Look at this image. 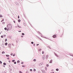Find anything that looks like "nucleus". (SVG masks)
<instances>
[{
  "instance_id": "nucleus-60",
  "label": "nucleus",
  "mask_w": 73,
  "mask_h": 73,
  "mask_svg": "<svg viewBox=\"0 0 73 73\" xmlns=\"http://www.w3.org/2000/svg\"><path fill=\"white\" fill-rule=\"evenodd\" d=\"M30 25L31 26V27H32V25Z\"/></svg>"
},
{
  "instance_id": "nucleus-32",
  "label": "nucleus",
  "mask_w": 73,
  "mask_h": 73,
  "mask_svg": "<svg viewBox=\"0 0 73 73\" xmlns=\"http://www.w3.org/2000/svg\"><path fill=\"white\" fill-rule=\"evenodd\" d=\"M0 64H2V62L1 61H0Z\"/></svg>"
},
{
  "instance_id": "nucleus-29",
  "label": "nucleus",
  "mask_w": 73,
  "mask_h": 73,
  "mask_svg": "<svg viewBox=\"0 0 73 73\" xmlns=\"http://www.w3.org/2000/svg\"><path fill=\"white\" fill-rule=\"evenodd\" d=\"M15 4L16 5H19V4L17 3H15Z\"/></svg>"
},
{
  "instance_id": "nucleus-34",
  "label": "nucleus",
  "mask_w": 73,
  "mask_h": 73,
  "mask_svg": "<svg viewBox=\"0 0 73 73\" xmlns=\"http://www.w3.org/2000/svg\"><path fill=\"white\" fill-rule=\"evenodd\" d=\"M22 67H23V68H24L25 66H24V65H23L22 66Z\"/></svg>"
},
{
  "instance_id": "nucleus-24",
  "label": "nucleus",
  "mask_w": 73,
  "mask_h": 73,
  "mask_svg": "<svg viewBox=\"0 0 73 73\" xmlns=\"http://www.w3.org/2000/svg\"><path fill=\"white\" fill-rule=\"evenodd\" d=\"M17 63H19V62H20V61H19V60H18V61H17Z\"/></svg>"
},
{
  "instance_id": "nucleus-13",
  "label": "nucleus",
  "mask_w": 73,
  "mask_h": 73,
  "mask_svg": "<svg viewBox=\"0 0 73 73\" xmlns=\"http://www.w3.org/2000/svg\"><path fill=\"white\" fill-rule=\"evenodd\" d=\"M6 56L7 57H9V55H6Z\"/></svg>"
},
{
  "instance_id": "nucleus-51",
  "label": "nucleus",
  "mask_w": 73,
  "mask_h": 73,
  "mask_svg": "<svg viewBox=\"0 0 73 73\" xmlns=\"http://www.w3.org/2000/svg\"><path fill=\"white\" fill-rule=\"evenodd\" d=\"M21 37H24V36H23L22 35V36H21Z\"/></svg>"
},
{
  "instance_id": "nucleus-37",
  "label": "nucleus",
  "mask_w": 73,
  "mask_h": 73,
  "mask_svg": "<svg viewBox=\"0 0 73 73\" xmlns=\"http://www.w3.org/2000/svg\"><path fill=\"white\" fill-rule=\"evenodd\" d=\"M7 41V38H6L5 39V41L6 42Z\"/></svg>"
},
{
  "instance_id": "nucleus-18",
  "label": "nucleus",
  "mask_w": 73,
  "mask_h": 73,
  "mask_svg": "<svg viewBox=\"0 0 73 73\" xmlns=\"http://www.w3.org/2000/svg\"><path fill=\"white\" fill-rule=\"evenodd\" d=\"M33 61H35V62L36 61V59H34L33 60Z\"/></svg>"
},
{
  "instance_id": "nucleus-33",
  "label": "nucleus",
  "mask_w": 73,
  "mask_h": 73,
  "mask_svg": "<svg viewBox=\"0 0 73 73\" xmlns=\"http://www.w3.org/2000/svg\"><path fill=\"white\" fill-rule=\"evenodd\" d=\"M31 43L32 44H33V42H31Z\"/></svg>"
},
{
  "instance_id": "nucleus-46",
  "label": "nucleus",
  "mask_w": 73,
  "mask_h": 73,
  "mask_svg": "<svg viewBox=\"0 0 73 73\" xmlns=\"http://www.w3.org/2000/svg\"><path fill=\"white\" fill-rule=\"evenodd\" d=\"M46 66H49V65H48V64H47V65H46Z\"/></svg>"
},
{
  "instance_id": "nucleus-7",
  "label": "nucleus",
  "mask_w": 73,
  "mask_h": 73,
  "mask_svg": "<svg viewBox=\"0 0 73 73\" xmlns=\"http://www.w3.org/2000/svg\"><path fill=\"white\" fill-rule=\"evenodd\" d=\"M48 57H49V55H48L46 56V58H45L46 60L48 58Z\"/></svg>"
},
{
  "instance_id": "nucleus-21",
  "label": "nucleus",
  "mask_w": 73,
  "mask_h": 73,
  "mask_svg": "<svg viewBox=\"0 0 73 73\" xmlns=\"http://www.w3.org/2000/svg\"><path fill=\"white\" fill-rule=\"evenodd\" d=\"M36 70H35V69H34V70H33L34 72H36Z\"/></svg>"
},
{
  "instance_id": "nucleus-40",
  "label": "nucleus",
  "mask_w": 73,
  "mask_h": 73,
  "mask_svg": "<svg viewBox=\"0 0 73 73\" xmlns=\"http://www.w3.org/2000/svg\"><path fill=\"white\" fill-rule=\"evenodd\" d=\"M26 73H29V72L27 71V72H26Z\"/></svg>"
},
{
  "instance_id": "nucleus-20",
  "label": "nucleus",
  "mask_w": 73,
  "mask_h": 73,
  "mask_svg": "<svg viewBox=\"0 0 73 73\" xmlns=\"http://www.w3.org/2000/svg\"><path fill=\"white\" fill-rule=\"evenodd\" d=\"M58 70H59V69H58V68H57V69H56V71H58Z\"/></svg>"
},
{
  "instance_id": "nucleus-28",
  "label": "nucleus",
  "mask_w": 73,
  "mask_h": 73,
  "mask_svg": "<svg viewBox=\"0 0 73 73\" xmlns=\"http://www.w3.org/2000/svg\"><path fill=\"white\" fill-rule=\"evenodd\" d=\"M4 29H5V31H6V30H7V27L5 28H4Z\"/></svg>"
},
{
  "instance_id": "nucleus-23",
  "label": "nucleus",
  "mask_w": 73,
  "mask_h": 73,
  "mask_svg": "<svg viewBox=\"0 0 73 73\" xmlns=\"http://www.w3.org/2000/svg\"><path fill=\"white\" fill-rule=\"evenodd\" d=\"M15 60H12V62H15Z\"/></svg>"
},
{
  "instance_id": "nucleus-26",
  "label": "nucleus",
  "mask_w": 73,
  "mask_h": 73,
  "mask_svg": "<svg viewBox=\"0 0 73 73\" xmlns=\"http://www.w3.org/2000/svg\"><path fill=\"white\" fill-rule=\"evenodd\" d=\"M15 55H16V54H14L13 56H15Z\"/></svg>"
},
{
  "instance_id": "nucleus-8",
  "label": "nucleus",
  "mask_w": 73,
  "mask_h": 73,
  "mask_svg": "<svg viewBox=\"0 0 73 73\" xmlns=\"http://www.w3.org/2000/svg\"><path fill=\"white\" fill-rule=\"evenodd\" d=\"M54 54L55 56H56V57H58V55H57V54H56L54 52Z\"/></svg>"
},
{
  "instance_id": "nucleus-41",
  "label": "nucleus",
  "mask_w": 73,
  "mask_h": 73,
  "mask_svg": "<svg viewBox=\"0 0 73 73\" xmlns=\"http://www.w3.org/2000/svg\"><path fill=\"white\" fill-rule=\"evenodd\" d=\"M3 36L4 37H6V35H4Z\"/></svg>"
},
{
  "instance_id": "nucleus-54",
  "label": "nucleus",
  "mask_w": 73,
  "mask_h": 73,
  "mask_svg": "<svg viewBox=\"0 0 73 73\" xmlns=\"http://www.w3.org/2000/svg\"><path fill=\"white\" fill-rule=\"evenodd\" d=\"M2 46H4V44H2Z\"/></svg>"
},
{
  "instance_id": "nucleus-9",
  "label": "nucleus",
  "mask_w": 73,
  "mask_h": 73,
  "mask_svg": "<svg viewBox=\"0 0 73 73\" xmlns=\"http://www.w3.org/2000/svg\"><path fill=\"white\" fill-rule=\"evenodd\" d=\"M17 27L18 28H21V27L20 26H19V25H17Z\"/></svg>"
},
{
  "instance_id": "nucleus-59",
  "label": "nucleus",
  "mask_w": 73,
  "mask_h": 73,
  "mask_svg": "<svg viewBox=\"0 0 73 73\" xmlns=\"http://www.w3.org/2000/svg\"><path fill=\"white\" fill-rule=\"evenodd\" d=\"M9 62L10 63V60H9Z\"/></svg>"
},
{
  "instance_id": "nucleus-3",
  "label": "nucleus",
  "mask_w": 73,
  "mask_h": 73,
  "mask_svg": "<svg viewBox=\"0 0 73 73\" xmlns=\"http://www.w3.org/2000/svg\"><path fill=\"white\" fill-rule=\"evenodd\" d=\"M53 38H56L57 36H56V35H54L52 36Z\"/></svg>"
},
{
  "instance_id": "nucleus-5",
  "label": "nucleus",
  "mask_w": 73,
  "mask_h": 73,
  "mask_svg": "<svg viewBox=\"0 0 73 73\" xmlns=\"http://www.w3.org/2000/svg\"><path fill=\"white\" fill-rule=\"evenodd\" d=\"M42 72L43 73H45V71L44 70H41Z\"/></svg>"
},
{
  "instance_id": "nucleus-30",
  "label": "nucleus",
  "mask_w": 73,
  "mask_h": 73,
  "mask_svg": "<svg viewBox=\"0 0 73 73\" xmlns=\"http://www.w3.org/2000/svg\"><path fill=\"white\" fill-rule=\"evenodd\" d=\"M46 70H47V68L45 67V68Z\"/></svg>"
},
{
  "instance_id": "nucleus-52",
  "label": "nucleus",
  "mask_w": 73,
  "mask_h": 73,
  "mask_svg": "<svg viewBox=\"0 0 73 73\" xmlns=\"http://www.w3.org/2000/svg\"><path fill=\"white\" fill-rule=\"evenodd\" d=\"M13 21L14 23H15V21Z\"/></svg>"
},
{
  "instance_id": "nucleus-63",
  "label": "nucleus",
  "mask_w": 73,
  "mask_h": 73,
  "mask_svg": "<svg viewBox=\"0 0 73 73\" xmlns=\"http://www.w3.org/2000/svg\"><path fill=\"white\" fill-rule=\"evenodd\" d=\"M7 31H8V29H7Z\"/></svg>"
},
{
  "instance_id": "nucleus-47",
  "label": "nucleus",
  "mask_w": 73,
  "mask_h": 73,
  "mask_svg": "<svg viewBox=\"0 0 73 73\" xmlns=\"http://www.w3.org/2000/svg\"><path fill=\"white\" fill-rule=\"evenodd\" d=\"M21 64H24V62H22L21 63Z\"/></svg>"
},
{
  "instance_id": "nucleus-42",
  "label": "nucleus",
  "mask_w": 73,
  "mask_h": 73,
  "mask_svg": "<svg viewBox=\"0 0 73 73\" xmlns=\"http://www.w3.org/2000/svg\"><path fill=\"white\" fill-rule=\"evenodd\" d=\"M11 56H12V55H13V53H11Z\"/></svg>"
},
{
  "instance_id": "nucleus-19",
  "label": "nucleus",
  "mask_w": 73,
  "mask_h": 73,
  "mask_svg": "<svg viewBox=\"0 0 73 73\" xmlns=\"http://www.w3.org/2000/svg\"><path fill=\"white\" fill-rule=\"evenodd\" d=\"M3 65H6V63H4Z\"/></svg>"
},
{
  "instance_id": "nucleus-43",
  "label": "nucleus",
  "mask_w": 73,
  "mask_h": 73,
  "mask_svg": "<svg viewBox=\"0 0 73 73\" xmlns=\"http://www.w3.org/2000/svg\"><path fill=\"white\" fill-rule=\"evenodd\" d=\"M18 32H21V31H19Z\"/></svg>"
},
{
  "instance_id": "nucleus-50",
  "label": "nucleus",
  "mask_w": 73,
  "mask_h": 73,
  "mask_svg": "<svg viewBox=\"0 0 73 73\" xmlns=\"http://www.w3.org/2000/svg\"><path fill=\"white\" fill-rule=\"evenodd\" d=\"M42 62H41V63H40V64H41V65H42Z\"/></svg>"
},
{
  "instance_id": "nucleus-16",
  "label": "nucleus",
  "mask_w": 73,
  "mask_h": 73,
  "mask_svg": "<svg viewBox=\"0 0 73 73\" xmlns=\"http://www.w3.org/2000/svg\"><path fill=\"white\" fill-rule=\"evenodd\" d=\"M3 17V16H2V15H0V17Z\"/></svg>"
},
{
  "instance_id": "nucleus-4",
  "label": "nucleus",
  "mask_w": 73,
  "mask_h": 73,
  "mask_svg": "<svg viewBox=\"0 0 73 73\" xmlns=\"http://www.w3.org/2000/svg\"><path fill=\"white\" fill-rule=\"evenodd\" d=\"M38 33H39L40 34V36H41V37H43V38L44 37V36H42L41 35V33H39V32L38 31Z\"/></svg>"
},
{
  "instance_id": "nucleus-38",
  "label": "nucleus",
  "mask_w": 73,
  "mask_h": 73,
  "mask_svg": "<svg viewBox=\"0 0 73 73\" xmlns=\"http://www.w3.org/2000/svg\"><path fill=\"white\" fill-rule=\"evenodd\" d=\"M4 20V19H3V20L1 21V22H3Z\"/></svg>"
},
{
  "instance_id": "nucleus-39",
  "label": "nucleus",
  "mask_w": 73,
  "mask_h": 73,
  "mask_svg": "<svg viewBox=\"0 0 73 73\" xmlns=\"http://www.w3.org/2000/svg\"><path fill=\"white\" fill-rule=\"evenodd\" d=\"M19 73H22V72H21V71H20L19 72Z\"/></svg>"
},
{
  "instance_id": "nucleus-31",
  "label": "nucleus",
  "mask_w": 73,
  "mask_h": 73,
  "mask_svg": "<svg viewBox=\"0 0 73 73\" xmlns=\"http://www.w3.org/2000/svg\"><path fill=\"white\" fill-rule=\"evenodd\" d=\"M42 54H44V51H42Z\"/></svg>"
},
{
  "instance_id": "nucleus-36",
  "label": "nucleus",
  "mask_w": 73,
  "mask_h": 73,
  "mask_svg": "<svg viewBox=\"0 0 73 73\" xmlns=\"http://www.w3.org/2000/svg\"><path fill=\"white\" fill-rule=\"evenodd\" d=\"M14 64H16V62H14Z\"/></svg>"
},
{
  "instance_id": "nucleus-11",
  "label": "nucleus",
  "mask_w": 73,
  "mask_h": 73,
  "mask_svg": "<svg viewBox=\"0 0 73 73\" xmlns=\"http://www.w3.org/2000/svg\"><path fill=\"white\" fill-rule=\"evenodd\" d=\"M52 61H53L52 60H51V61H50V63H52Z\"/></svg>"
},
{
  "instance_id": "nucleus-14",
  "label": "nucleus",
  "mask_w": 73,
  "mask_h": 73,
  "mask_svg": "<svg viewBox=\"0 0 73 73\" xmlns=\"http://www.w3.org/2000/svg\"><path fill=\"white\" fill-rule=\"evenodd\" d=\"M7 44H8V43H7V42H6L5 44V45H7Z\"/></svg>"
},
{
  "instance_id": "nucleus-27",
  "label": "nucleus",
  "mask_w": 73,
  "mask_h": 73,
  "mask_svg": "<svg viewBox=\"0 0 73 73\" xmlns=\"http://www.w3.org/2000/svg\"><path fill=\"white\" fill-rule=\"evenodd\" d=\"M24 25L25 26H26V24L25 23H24Z\"/></svg>"
},
{
  "instance_id": "nucleus-64",
  "label": "nucleus",
  "mask_w": 73,
  "mask_h": 73,
  "mask_svg": "<svg viewBox=\"0 0 73 73\" xmlns=\"http://www.w3.org/2000/svg\"><path fill=\"white\" fill-rule=\"evenodd\" d=\"M38 38H39V37H38Z\"/></svg>"
},
{
  "instance_id": "nucleus-44",
  "label": "nucleus",
  "mask_w": 73,
  "mask_h": 73,
  "mask_svg": "<svg viewBox=\"0 0 73 73\" xmlns=\"http://www.w3.org/2000/svg\"><path fill=\"white\" fill-rule=\"evenodd\" d=\"M39 45V44H36V46H38V45Z\"/></svg>"
},
{
  "instance_id": "nucleus-53",
  "label": "nucleus",
  "mask_w": 73,
  "mask_h": 73,
  "mask_svg": "<svg viewBox=\"0 0 73 73\" xmlns=\"http://www.w3.org/2000/svg\"><path fill=\"white\" fill-rule=\"evenodd\" d=\"M19 17H19V16L18 15V18L19 19Z\"/></svg>"
},
{
  "instance_id": "nucleus-6",
  "label": "nucleus",
  "mask_w": 73,
  "mask_h": 73,
  "mask_svg": "<svg viewBox=\"0 0 73 73\" xmlns=\"http://www.w3.org/2000/svg\"><path fill=\"white\" fill-rule=\"evenodd\" d=\"M42 58L43 60H45V55H44L42 56Z\"/></svg>"
},
{
  "instance_id": "nucleus-1",
  "label": "nucleus",
  "mask_w": 73,
  "mask_h": 73,
  "mask_svg": "<svg viewBox=\"0 0 73 73\" xmlns=\"http://www.w3.org/2000/svg\"><path fill=\"white\" fill-rule=\"evenodd\" d=\"M7 27L9 30H11L12 29V25L11 24H9L7 25Z\"/></svg>"
},
{
  "instance_id": "nucleus-2",
  "label": "nucleus",
  "mask_w": 73,
  "mask_h": 73,
  "mask_svg": "<svg viewBox=\"0 0 73 73\" xmlns=\"http://www.w3.org/2000/svg\"><path fill=\"white\" fill-rule=\"evenodd\" d=\"M8 46L9 48H11V44H9Z\"/></svg>"
},
{
  "instance_id": "nucleus-10",
  "label": "nucleus",
  "mask_w": 73,
  "mask_h": 73,
  "mask_svg": "<svg viewBox=\"0 0 73 73\" xmlns=\"http://www.w3.org/2000/svg\"><path fill=\"white\" fill-rule=\"evenodd\" d=\"M47 48H49V49H51V48H50V46H47Z\"/></svg>"
},
{
  "instance_id": "nucleus-22",
  "label": "nucleus",
  "mask_w": 73,
  "mask_h": 73,
  "mask_svg": "<svg viewBox=\"0 0 73 73\" xmlns=\"http://www.w3.org/2000/svg\"><path fill=\"white\" fill-rule=\"evenodd\" d=\"M24 35H25L24 33H22V35L23 36H24Z\"/></svg>"
},
{
  "instance_id": "nucleus-48",
  "label": "nucleus",
  "mask_w": 73,
  "mask_h": 73,
  "mask_svg": "<svg viewBox=\"0 0 73 73\" xmlns=\"http://www.w3.org/2000/svg\"><path fill=\"white\" fill-rule=\"evenodd\" d=\"M30 71H32V69H31L30 70Z\"/></svg>"
},
{
  "instance_id": "nucleus-45",
  "label": "nucleus",
  "mask_w": 73,
  "mask_h": 73,
  "mask_svg": "<svg viewBox=\"0 0 73 73\" xmlns=\"http://www.w3.org/2000/svg\"><path fill=\"white\" fill-rule=\"evenodd\" d=\"M70 56H72L73 57V54H72V55L71 54V55H70Z\"/></svg>"
},
{
  "instance_id": "nucleus-17",
  "label": "nucleus",
  "mask_w": 73,
  "mask_h": 73,
  "mask_svg": "<svg viewBox=\"0 0 73 73\" xmlns=\"http://www.w3.org/2000/svg\"><path fill=\"white\" fill-rule=\"evenodd\" d=\"M18 22H20V21H21V20H20V19H19L18 20Z\"/></svg>"
},
{
  "instance_id": "nucleus-49",
  "label": "nucleus",
  "mask_w": 73,
  "mask_h": 73,
  "mask_svg": "<svg viewBox=\"0 0 73 73\" xmlns=\"http://www.w3.org/2000/svg\"><path fill=\"white\" fill-rule=\"evenodd\" d=\"M7 59V60H9V58H8Z\"/></svg>"
},
{
  "instance_id": "nucleus-57",
  "label": "nucleus",
  "mask_w": 73,
  "mask_h": 73,
  "mask_svg": "<svg viewBox=\"0 0 73 73\" xmlns=\"http://www.w3.org/2000/svg\"><path fill=\"white\" fill-rule=\"evenodd\" d=\"M3 24H5V22H3Z\"/></svg>"
},
{
  "instance_id": "nucleus-35",
  "label": "nucleus",
  "mask_w": 73,
  "mask_h": 73,
  "mask_svg": "<svg viewBox=\"0 0 73 73\" xmlns=\"http://www.w3.org/2000/svg\"><path fill=\"white\" fill-rule=\"evenodd\" d=\"M1 38H3V36L2 35V36H1Z\"/></svg>"
},
{
  "instance_id": "nucleus-58",
  "label": "nucleus",
  "mask_w": 73,
  "mask_h": 73,
  "mask_svg": "<svg viewBox=\"0 0 73 73\" xmlns=\"http://www.w3.org/2000/svg\"><path fill=\"white\" fill-rule=\"evenodd\" d=\"M15 28H17V26L15 27Z\"/></svg>"
},
{
  "instance_id": "nucleus-12",
  "label": "nucleus",
  "mask_w": 73,
  "mask_h": 73,
  "mask_svg": "<svg viewBox=\"0 0 73 73\" xmlns=\"http://www.w3.org/2000/svg\"><path fill=\"white\" fill-rule=\"evenodd\" d=\"M41 48H39V49H38V51H39V52H40V51H41Z\"/></svg>"
},
{
  "instance_id": "nucleus-15",
  "label": "nucleus",
  "mask_w": 73,
  "mask_h": 73,
  "mask_svg": "<svg viewBox=\"0 0 73 73\" xmlns=\"http://www.w3.org/2000/svg\"><path fill=\"white\" fill-rule=\"evenodd\" d=\"M2 54H4V53H5V52H4V51H3L2 52Z\"/></svg>"
},
{
  "instance_id": "nucleus-55",
  "label": "nucleus",
  "mask_w": 73,
  "mask_h": 73,
  "mask_svg": "<svg viewBox=\"0 0 73 73\" xmlns=\"http://www.w3.org/2000/svg\"><path fill=\"white\" fill-rule=\"evenodd\" d=\"M50 73H54V72H51Z\"/></svg>"
},
{
  "instance_id": "nucleus-25",
  "label": "nucleus",
  "mask_w": 73,
  "mask_h": 73,
  "mask_svg": "<svg viewBox=\"0 0 73 73\" xmlns=\"http://www.w3.org/2000/svg\"><path fill=\"white\" fill-rule=\"evenodd\" d=\"M45 38H47V39H48V40H50L51 41H52V40H51L49 39L48 38H47L46 37H45Z\"/></svg>"
},
{
  "instance_id": "nucleus-56",
  "label": "nucleus",
  "mask_w": 73,
  "mask_h": 73,
  "mask_svg": "<svg viewBox=\"0 0 73 73\" xmlns=\"http://www.w3.org/2000/svg\"><path fill=\"white\" fill-rule=\"evenodd\" d=\"M33 46H35V44H33Z\"/></svg>"
},
{
  "instance_id": "nucleus-61",
  "label": "nucleus",
  "mask_w": 73,
  "mask_h": 73,
  "mask_svg": "<svg viewBox=\"0 0 73 73\" xmlns=\"http://www.w3.org/2000/svg\"><path fill=\"white\" fill-rule=\"evenodd\" d=\"M3 66L4 67H5V66L3 65Z\"/></svg>"
},
{
  "instance_id": "nucleus-62",
  "label": "nucleus",
  "mask_w": 73,
  "mask_h": 73,
  "mask_svg": "<svg viewBox=\"0 0 73 73\" xmlns=\"http://www.w3.org/2000/svg\"><path fill=\"white\" fill-rule=\"evenodd\" d=\"M14 45L13 44H12V45Z\"/></svg>"
}]
</instances>
